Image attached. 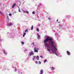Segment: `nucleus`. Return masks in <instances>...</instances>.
Wrapping results in <instances>:
<instances>
[{"mask_svg": "<svg viewBox=\"0 0 74 74\" xmlns=\"http://www.w3.org/2000/svg\"><path fill=\"white\" fill-rule=\"evenodd\" d=\"M49 38V36H47V38L45 40H44V44L45 46L47 47H48V48L49 47V44H48L47 43V42H48L49 41H52V39Z\"/></svg>", "mask_w": 74, "mask_h": 74, "instance_id": "f257e3e1", "label": "nucleus"}, {"mask_svg": "<svg viewBox=\"0 0 74 74\" xmlns=\"http://www.w3.org/2000/svg\"><path fill=\"white\" fill-rule=\"evenodd\" d=\"M50 42H51V47H53L55 50H57V49L56 48V47H54V45H53V41H51Z\"/></svg>", "mask_w": 74, "mask_h": 74, "instance_id": "f03ea898", "label": "nucleus"}, {"mask_svg": "<svg viewBox=\"0 0 74 74\" xmlns=\"http://www.w3.org/2000/svg\"><path fill=\"white\" fill-rule=\"evenodd\" d=\"M34 52H35L37 53L38 52V50H39V49L38 48H37L36 47H34Z\"/></svg>", "mask_w": 74, "mask_h": 74, "instance_id": "7ed1b4c3", "label": "nucleus"}, {"mask_svg": "<svg viewBox=\"0 0 74 74\" xmlns=\"http://www.w3.org/2000/svg\"><path fill=\"white\" fill-rule=\"evenodd\" d=\"M34 54L33 53V52H30L29 53V56H32V55H34Z\"/></svg>", "mask_w": 74, "mask_h": 74, "instance_id": "20e7f679", "label": "nucleus"}, {"mask_svg": "<svg viewBox=\"0 0 74 74\" xmlns=\"http://www.w3.org/2000/svg\"><path fill=\"white\" fill-rule=\"evenodd\" d=\"M66 53L68 55H70L71 54V53H70V52L69 51H67Z\"/></svg>", "mask_w": 74, "mask_h": 74, "instance_id": "39448f33", "label": "nucleus"}, {"mask_svg": "<svg viewBox=\"0 0 74 74\" xmlns=\"http://www.w3.org/2000/svg\"><path fill=\"white\" fill-rule=\"evenodd\" d=\"M15 5H16V3H14L13 4L12 6V8H14V7H15Z\"/></svg>", "mask_w": 74, "mask_h": 74, "instance_id": "423d86ee", "label": "nucleus"}, {"mask_svg": "<svg viewBox=\"0 0 74 74\" xmlns=\"http://www.w3.org/2000/svg\"><path fill=\"white\" fill-rule=\"evenodd\" d=\"M13 25L12 23H10L8 25V26H12Z\"/></svg>", "mask_w": 74, "mask_h": 74, "instance_id": "0eeeda50", "label": "nucleus"}, {"mask_svg": "<svg viewBox=\"0 0 74 74\" xmlns=\"http://www.w3.org/2000/svg\"><path fill=\"white\" fill-rule=\"evenodd\" d=\"M43 73V70L42 69L40 71V74H42Z\"/></svg>", "mask_w": 74, "mask_h": 74, "instance_id": "6e6552de", "label": "nucleus"}, {"mask_svg": "<svg viewBox=\"0 0 74 74\" xmlns=\"http://www.w3.org/2000/svg\"><path fill=\"white\" fill-rule=\"evenodd\" d=\"M37 35H38V39H40V35L38 34H37Z\"/></svg>", "mask_w": 74, "mask_h": 74, "instance_id": "1a4fd4ad", "label": "nucleus"}, {"mask_svg": "<svg viewBox=\"0 0 74 74\" xmlns=\"http://www.w3.org/2000/svg\"><path fill=\"white\" fill-rule=\"evenodd\" d=\"M36 58V56H34L32 58L33 60H34V59Z\"/></svg>", "mask_w": 74, "mask_h": 74, "instance_id": "9d476101", "label": "nucleus"}, {"mask_svg": "<svg viewBox=\"0 0 74 74\" xmlns=\"http://www.w3.org/2000/svg\"><path fill=\"white\" fill-rule=\"evenodd\" d=\"M51 51H52V52H53V53H55L56 52V51H54L52 49H51Z\"/></svg>", "mask_w": 74, "mask_h": 74, "instance_id": "9b49d317", "label": "nucleus"}, {"mask_svg": "<svg viewBox=\"0 0 74 74\" xmlns=\"http://www.w3.org/2000/svg\"><path fill=\"white\" fill-rule=\"evenodd\" d=\"M39 56H37L36 57V59H37V60H39Z\"/></svg>", "mask_w": 74, "mask_h": 74, "instance_id": "f8f14e48", "label": "nucleus"}, {"mask_svg": "<svg viewBox=\"0 0 74 74\" xmlns=\"http://www.w3.org/2000/svg\"><path fill=\"white\" fill-rule=\"evenodd\" d=\"M31 29L32 30L33 29V25H32V27H31Z\"/></svg>", "mask_w": 74, "mask_h": 74, "instance_id": "ddd939ff", "label": "nucleus"}, {"mask_svg": "<svg viewBox=\"0 0 74 74\" xmlns=\"http://www.w3.org/2000/svg\"><path fill=\"white\" fill-rule=\"evenodd\" d=\"M3 53H4L5 54V55H7V53L5 52V51L3 50Z\"/></svg>", "mask_w": 74, "mask_h": 74, "instance_id": "4468645a", "label": "nucleus"}, {"mask_svg": "<svg viewBox=\"0 0 74 74\" xmlns=\"http://www.w3.org/2000/svg\"><path fill=\"white\" fill-rule=\"evenodd\" d=\"M47 60L46 59L45 60H44V63H45L46 62H47Z\"/></svg>", "mask_w": 74, "mask_h": 74, "instance_id": "2eb2a0df", "label": "nucleus"}, {"mask_svg": "<svg viewBox=\"0 0 74 74\" xmlns=\"http://www.w3.org/2000/svg\"><path fill=\"white\" fill-rule=\"evenodd\" d=\"M55 69V68L54 67H52V69H51V70H54Z\"/></svg>", "mask_w": 74, "mask_h": 74, "instance_id": "dca6fc26", "label": "nucleus"}, {"mask_svg": "<svg viewBox=\"0 0 74 74\" xmlns=\"http://www.w3.org/2000/svg\"><path fill=\"white\" fill-rule=\"evenodd\" d=\"M36 30L37 32H39V29L38 28H36Z\"/></svg>", "mask_w": 74, "mask_h": 74, "instance_id": "f3484780", "label": "nucleus"}, {"mask_svg": "<svg viewBox=\"0 0 74 74\" xmlns=\"http://www.w3.org/2000/svg\"><path fill=\"white\" fill-rule=\"evenodd\" d=\"M21 44H23H23H24V42H21Z\"/></svg>", "mask_w": 74, "mask_h": 74, "instance_id": "a211bd4d", "label": "nucleus"}, {"mask_svg": "<svg viewBox=\"0 0 74 74\" xmlns=\"http://www.w3.org/2000/svg\"><path fill=\"white\" fill-rule=\"evenodd\" d=\"M32 14H35V12L34 11H33L32 12Z\"/></svg>", "mask_w": 74, "mask_h": 74, "instance_id": "6ab92c4d", "label": "nucleus"}, {"mask_svg": "<svg viewBox=\"0 0 74 74\" xmlns=\"http://www.w3.org/2000/svg\"><path fill=\"white\" fill-rule=\"evenodd\" d=\"M9 16H11L12 15V14H11V13H10L9 14Z\"/></svg>", "mask_w": 74, "mask_h": 74, "instance_id": "aec40b11", "label": "nucleus"}, {"mask_svg": "<svg viewBox=\"0 0 74 74\" xmlns=\"http://www.w3.org/2000/svg\"><path fill=\"white\" fill-rule=\"evenodd\" d=\"M26 13H27V14H29V12H28V11H26Z\"/></svg>", "mask_w": 74, "mask_h": 74, "instance_id": "412c9836", "label": "nucleus"}, {"mask_svg": "<svg viewBox=\"0 0 74 74\" xmlns=\"http://www.w3.org/2000/svg\"><path fill=\"white\" fill-rule=\"evenodd\" d=\"M24 13H26V11H24Z\"/></svg>", "mask_w": 74, "mask_h": 74, "instance_id": "4be33fe9", "label": "nucleus"}, {"mask_svg": "<svg viewBox=\"0 0 74 74\" xmlns=\"http://www.w3.org/2000/svg\"><path fill=\"white\" fill-rule=\"evenodd\" d=\"M47 50L48 51H49V52H50V50H49V49H47Z\"/></svg>", "mask_w": 74, "mask_h": 74, "instance_id": "5701e85b", "label": "nucleus"}, {"mask_svg": "<svg viewBox=\"0 0 74 74\" xmlns=\"http://www.w3.org/2000/svg\"><path fill=\"white\" fill-rule=\"evenodd\" d=\"M38 63H39V64H41V62H40V61H39L38 62Z\"/></svg>", "mask_w": 74, "mask_h": 74, "instance_id": "b1692460", "label": "nucleus"}, {"mask_svg": "<svg viewBox=\"0 0 74 74\" xmlns=\"http://www.w3.org/2000/svg\"><path fill=\"white\" fill-rule=\"evenodd\" d=\"M27 31V29H26L25 30V32H26Z\"/></svg>", "mask_w": 74, "mask_h": 74, "instance_id": "393cba45", "label": "nucleus"}, {"mask_svg": "<svg viewBox=\"0 0 74 74\" xmlns=\"http://www.w3.org/2000/svg\"><path fill=\"white\" fill-rule=\"evenodd\" d=\"M18 11H19V12H21V11H20V9H19Z\"/></svg>", "mask_w": 74, "mask_h": 74, "instance_id": "a878e982", "label": "nucleus"}, {"mask_svg": "<svg viewBox=\"0 0 74 74\" xmlns=\"http://www.w3.org/2000/svg\"><path fill=\"white\" fill-rule=\"evenodd\" d=\"M48 19H49V20H51V18H50L49 17L48 18Z\"/></svg>", "mask_w": 74, "mask_h": 74, "instance_id": "bb28decb", "label": "nucleus"}, {"mask_svg": "<svg viewBox=\"0 0 74 74\" xmlns=\"http://www.w3.org/2000/svg\"><path fill=\"white\" fill-rule=\"evenodd\" d=\"M32 44L34 46V42H33L32 43Z\"/></svg>", "mask_w": 74, "mask_h": 74, "instance_id": "cd10ccee", "label": "nucleus"}, {"mask_svg": "<svg viewBox=\"0 0 74 74\" xmlns=\"http://www.w3.org/2000/svg\"><path fill=\"white\" fill-rule=\"evenodd\" d=\"M36 63V64H38V63L37 62V61H36L35 62Z\"/></svg>", "mask_w": 74, "mask_h": 74, "instance_id": "c85d7f7f", "label": "nucleus"}, {"mask_svg": "<svg viewBox=\"0 0 74 74\" xmlns=\"http://www.w3.org/2000/svg\"><path fill=\"white\" fill-rule=\"evenodd\" d=\"M24 35H26V33L25 32V33H24Z\"/></svg>", "mask_w": 74, "mask_h": 74, "instance_id": "c756f323", "label": "nucleus"}, {"mask_svg": "<svg viewBox=\"0 0 74 74\" xmlns=\"http://www.w3.org/2000/svg\"><path fill=\"white\" fill-rule=\"evenodd\" d=\"M40 58H42V56H40Z\"/></svg>", "mask_w": 74, "mask_h": 74, "instance_id": "7c9ffc66", "label": "nucleus"}, {"mask_svg": "<svg viewBox=\"0 0 74 74\" xmlns=\"http://www.w3.org/2000/svg\"><path fill=\"white\" fill-rule=\"evenodd\" d=\"M25 35L23 34V37H25Z\"/></svg>", "mask_w": 74, "mask_h": 74, "instance_id": "2f4dec72", "label": "nucleus"}, {"mask_svg": "<svg viewBox=\"0 0 74 74\" xmlns=\"http://www.w3.org/2000/svg\"><path fill=\"white\" fill-rule=\"evenodd\" d=\"M14 13H16V11L14 12Z\"/></svg>", "mask_w": 74, "mask_h": 74, "instance_id": "473e14b6", "label": "nucleus"}, {"mask_svg": "<svg viewBox=\"0 0 74 74\" xmlns=\"http://www.w3.org/2000/svg\"><path fill=\"white\" fill-rule=\"evenodd\" d=\"M58 19H57V22H58Z\"/></svg>", "mask_w": 74, "mask_h": 74, "instance_id": "72a5a7b5", "label": "nucleus"}, {"mask_svg": "<svg viewBox=\"0 0 74 74\" xmlns=\"http://www.w3.org/2000/svg\"><path fill=\"white\" fill-rule=\"evenodd\" d=\"M18 8H19V9H20V8H19V6H18Z\"/></svg>", "mask_w": 74, "mask_h": 74, "instance_id": "f704fd0d", "label": "nucleus"}, {"mask_svg": "<svg viewBox=\"0 0 74 74\" xmlns=\"http://www.w3.org/2000/svg\"><path fill=\"white\" fill-rule=\"evenodd\" d=\"M1 14H2V12L1 13Z\"/></svg>", "mask_w": 74, "mask_h": 74, "instance_id": "c9c22d12", "label": "nucleus"}, {"mask_svg": "<svg viewBox=\"0 0 74 74\" xmlns=\"http://www.w3.org/2000/svg\"><path fill=\"white\" fill-rule=\"evenodd\" d=\"M56 54V55H57V56H58V55L57 54Z\"/></svg>", "mask_w": 74, "mask_h": 74, "instance_id": "e433bc0d", "label": "nucleus"}]
</instances>
